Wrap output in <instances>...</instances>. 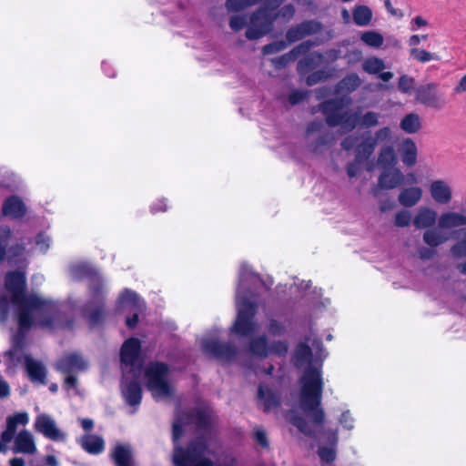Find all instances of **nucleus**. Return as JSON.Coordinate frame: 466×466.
Instances as JSON below:
<instances>
[{"mask_svg": "<svg viewBox=\"0 0 466 466\" xmlns=\"http://www.w3.org/2000/svg\"><path fill=\"white\" fill-rule=\"evenodd\" d=\"M5 289L9 298L0 297L1 319H6L9 303L14 304L19 325L14 343L16 347H22L24 331L35 324L43 327L50 326L56 313V306L51 300L37 294L26 295L25 293V277L21 272L15 271L6 275Z\"/></svg>", "mask_w": 466, "mask_h": 466, "instance_id": "nucleus-1", "label": "nucleus"}, {"mask_svg": "<svg viewBox=\"0 0 466 466\" xmlns=\"http://www.w3.org/2000/svg\"><path fill=\"white\" fill-rule=\"evenodd\" d=\"M311 350L306 343L298 345L295 352V363L299 367L308 365L300 378L299 407L315 425L324 420V410L320 407L323 380L319 367L312 364Z\"/></svg>", "mask_w": 466, "mask_h": 466, "instance_id": "nucleus-2", "label": "nucleus"}, {"mask_svg": "<svg viewBox=\"0 0 466 466\" xmlns=\"http://www.w3.org/2000/svg\"><path fill=\"white\" fill-rule=\"evenodd\" d=\"M466 227V216L456 211H445L439 216L438 227L422 232V242L417 249L421 260H430L437 255V248L450 239L447 231Z\"/></svg>", "mask_w": 466, "mask_h": 466, "instance_id": "nucleus-3", "label": "nucleus"}, {"mask_svg": "<svg viewBox=\"0 0 466 466\" xmlns=\"http://www.w3.org/2000/svg\"><path fill=\"white\" fill-rule=\"evenodd\" d=\"M70 275L76 280L86 277L90 279L91 298L84 309V314L88 317L92 323H98L105 314L103 305L106 293V288L100 276L95 268L83 262L71 265Z\"/></svg>", "mask_w": 466, "mask_h": 466, "instance_id": "nucleus-4", "label": "nucleus"}, {"mask_svg": "<svg viewBox=\"0 0 466 466\" xmlns=\"http://www.w3.org/2000/svg\"><path fill=\"white\" fill-rule=\"evenodd\" d=\"M257 279V277L248 270L246 264H243L239 273V283L237 289L236 303L238 317L232 327V332L239 336H250L258 329V326L252 320L255 314V305L246 298L242 297V292L246 289V280L248 279Z\"/></svg>", "mask_w": 466, "mask_h": 466, "instance_id": "nucleus-5", "label": "nucleus"}, {"mask_svg": "<svg viewBox=\"0 0 466 466\" xmlns=\"http://www.w3.org/2000/svg\"><path fill=\"white\" fill-rule=\"evenodd\" d=\"M392 136L391 128L383 127L373 134L364 133L361 137L348 136L342 140L341 147L345 150L354 149L357 161L362 162L373 154L377 146L390 142Z\"/></svg>", "mask_w": 466, "mask_h": 466, "instance_id": "nucleus-6", "label": "nucleus"}, {"mask_svg": "<svg viewBox=\"0 0 466 466\" xmlns=\"http://www.w3.org/2000/svg\"><path fill=\"white\" fill-rule=\"evenodd\" d=\"M182 422L177 420L173 423V441L175 442L173 463L175 466H212L211 461L203 458L205 445L202 441L192 442L187 451L177 446L182 435Z\"/></svg>", "mask_w": 466, "mask_h": 466, "instance_id": "nucleus-7", "label": "nucleus"}, {"mask_svg": "<svg viewBox=\"0 0 466 466\" xmlns=\"http://www.w3.org/2000/svg\"><path fill=\"white\" fill-rule=\"evenodd\" d=\"M145 384L156 400H163L173 395L168 367L161 362L150 363L144 371Z\"/></svg>", "mask_w": 466, "mask_h": 466, "instance_id": "nucleus-8", "label": "nucleus"}, {"mask_svg": "<svg viewBox=\"0 0 466 466\" xmlns=\"http://www.w3.org/2000/svg\"><path fill=\"white\" fill-rule=\"evenodd\" d=\"M380 114L374 111L360 116L349 110L336 109L328 114L326 121L330 127L340 125L346 131H350L358 125L364 128L375 127L380 124Z\"/></svg>", "mask_w": 466, "mask_h": 466, "instance_id": "nucleus-9", "label": "nucleus"}, {"mask_svg": "<svg viewBox=\"0 0 466 466\" xmlns=\"http://www.w3.org/2000/svg\"><path fill=\"white\" fill-rule=\"evenodd\" d=\"M139 350L140 343L137 339H129L123 344L121 349L123 374L142 373Z\"/></svg>", "mask_w": 466, "mask_h": 466, "instance_id": "nucleus-10", "label": "nucleus"}, {"mask_svg": "<svg viewBox=\"0 0 466 466\" xmlns=\"http://www.w3.org/2000/svg\"><path fill=\"white\" fill-rule=\"evenodd\" d=\"M201 347L205 354L224 362H230L237 356V349L234 345L220 342L215 337L203 338Z\"/></svg>", "mask_w": 466, "mask_h": 466, "instance_id": "nucleus-11", "label": "nucleus"}, {"mask_svg": "<svg viewBox=\"0 0 466 466\" xmlns=\"http://www.w3.org/2000/svg\"><path fill=\"white\" fill-rule=\"evenodd\" d=\"M274 17L265 8L258 9L250 18V25L246 31L247 38L250 40L258 39L272 28Z\"/></svg>", "mask_w": 466, "mask_h": 466, "instance_id": "nucleus-12", "label": "nucleus"}, {"mask_svg": "<svg viewBox=\"0 0 466 466\" xmlns=\"http://www.w3.org/2000/svg\"><path fill=\"white\" fill-rule=\"evenodd\" d=\"M142 373L123 374L121 392L126 402L130 406H137L141 402L142 389L138 379Z\"/></svg>", "mask_w": 466, "mask_h": 466, "instance_id": "nucleus-13", "label": "nucleus"}, {"mask_svg": "<svg viewBox=\"0 0 466 466\" xmlns=\"http://www.w3.org/2000/svg\"><path fill=\"white\" fill-rule=\"evenodd\" d=\"M319 61V60H299L297 66L298 70L301 76L306 77V82L309 86H313L319 81L326 80L334 76V69L328 66L309 73L318 67L317 62Z\"/></svg>", "mask_w": 466, "mask_h": 466, "instance_id": "nucleus-14", "label": "nucleus"}, {"mask_svg": "<svg viewBox=\"0 0 466 466\" xmlns=\"http://www.w3.org/2000/svg\"><path fill=\"white\" fill-rule=\"evenodd\" d=\"M437 89L438 85L435 83L420 86L416 90V99L427 107L441 110L446 105V100L438 94Z\"/></svg>", "mask_w": 466, "mask_h": 466, "instance_id": "nucleus-15", "label": "nucleus"}, {"mask_svg": "<svg viewBox=\"0 0 466 466\" xmlns=\"http://www.w3.org/2000/svg\"><path fill=\"white\" fill-rule=\"evenodd\" d=\"M35 429L55 441H64L66 437V433L56 426V420L46 413L39 414L35 418Z\"/></svg>", "mask_w": 466, "mask_h": 466, "instance_id": "nucleus-16", "label": "nucleus"}, {"mask_svg": "<svg viewBox=\"0 0 466 466\" xmlns=\"http://www.w3.org/2000/svg\"><path fill=\"white\" fill-rule=\"evenodd\" d=\"M439 220L437 211L427 206L420 207L412 218V225L418 230L427 231L435 228V224Z\"/></svg>", "mask_w": 466, "mask_h": 466, "instance_id": "nucleus-17", "label": "nucleus"}, {"mask_svg": "<svg viewBox=\"0 0 466 466\" xmlns=\"http://www.w3.org/2000/svg\"><path fill=\"white\" fill-rule=\"evenodd\" d=\"M321 29V25L317 21H305L296 26L289 28L286 34L287 43L291 44L300 40L308 35L318 33Z\"/></svg>", "mask_w": 466, "mask_h": 466, "instance_id": "nucleus-18", "label": "nucleus"}, {"mask_svg": "<svg viewBox=\"0 0 466 466\" xmlns=\"http://www.w3.org/2000/svg\"><path fill=\"white\" fill-rule=\"evenodd\" d=\"M431 198L440 205H447L452 199V188L444 179H435L429 187Z\"/></svg>", "mask_w": 466, "mask_h": 466, "instance_id": "nucleus-19", "label": "nucleus"}, {"mask_svg": "<svg viewBox=\"0 0 466 466\" xmlns=\"http://www.w3.org/2000/svg\"><path fill=\"white\" fill-rule=\"evenodd\" d=\"M86 368V360L77 353L66 355L56 363V369L64 374H73L85 370Z\"/></svg>", "mask_w": 466, "mask_h": 466, "instance_id": "nucleus-20", "label": "nucleus"}, {"mask_svg": "<svg viewBox=\"0 0 466 466\" xmlns=\"http://www.w3.org/2000/svg\"><path fill=\"white\" fill-rule=\"evenodd\" d=\"M404 175L397 167L384 168L378 178V186L380 189H394L403 184Z\"/></svg>", "mask_w": 466, "mask_h": 466, "instance_id": "nucleus-21", "label": "nucleus"}, {"mask_svg": "<svg viewBox=\"0 0 466 466\" xmlns=\"http://www.w3.org/2000/svg\"><path fill=\"white\" fill-rule=\"evenodd\" d=\"M13 440L12 451L15 453L35 454L37 451L34 436L28 431H21Z\"/></svg>", "mask_w": 466, "mask_h": 466, "instance_id": "nucleus-22", "label": "nucleus"}, {"mask_svg": "<svg viewBox=\"0 0 466 466\" xmlns=\"http://www.w3.org/2000/svg\"><path fill=\"white\" fill-rule=\"evenodd\" d=\"M322 127L320 122H312L307 128L306 138L313 152H319L329 142V138L321 133Z\"/></svg>", "mask_w": 466, "mask_h": 466, "instance_id": "nucleus-23", "label": "nucleus"}, {"mask_svg": "<svg viewBox=\"0 0 466 466\" xmlns=\"http://www.w3.org/2000/svg\"><path fill=\"white\" fill-rule=\"evenodd\" d=\"M118 308L123 311H143L145 305L136 292L126 289L119 296Z\"/></svg>", "mask_w": 466, "mask_h": 466, "instance_id": "nucleus-24", "label": "nucleus"}, {"mask_svg": "<svg viewBox=\"0 0 466 466\" xmlns=\"http://www.w3.org/2000/svg\"><path fill=\"white\" fill-rule=\"evenodd\" d=\"M116 466H134L133 451L127 443H116L111 451Z\"/></svg>", "mask_w": 466, "mask_h": 466, "instance_id": "nucleus-25", "label": "nucleus"}, {"mask_svg": "<svg viewBox=\"0 0 466 466\" xmlns=\"http://www.w3.org/2000/svg\"><path fill=\"white\" fill-rule=\"evenodd\" d=\"M423 191L420 187L404 188L398 196L400 204L405 208L416 206L422 198Z\"/></svg>", "mask_w": 466, "mask_h": 466, "instance_id": "nucleus-26", "label": "nucleus"}, {"mask_svg": "<svg viewBox=\"0 0 466 466\" xmlns=\"http://www.w3.org/2000/svg\"><path fill=\"white\" fill-rule=\"evenodd\" d=\"M25 213V206L23 201L16 196L7 198L3 205V214L13 218L24 216Z\"/></svg>", "mask_w": 466, "mask_h": 466, "instance_id": "nucleus-27", "label": "nucleus"}, {"mask_svg": "<svg viewBox=\"0 0 466 466\" xmlns=\"http://www.w3.org/2000/svg\"><path fill=\"white\" fill-rule=\"evenodd\" d=\"M401 161L407 167H413L417 163L418 148L411 138L403 140L400 148Z\"/></svg>", "mask_w": 466, "mask_h": 466, "instance_id": "nucleus-28", "label": "nucleus"}, {"mask_svg": "<svg viewBox=\"0 0 466 466\" xmlns=\"http://www.w3.org/2000/svg\"><path fill=\"white\" fill-rule=\"evenodd\" d=\"M82 448L91 454H99L105 449V441L97 435L86 434L80 441Z\"/></svg>", "mask_w": 466, "mask_h": 466, "instance_id": "nucleus-29", "label": "nucleus"}, {"mask_svg": "<svg viewBox=\"0 0 466 466\" xmlns=\"http://www.w3.org/2000/svg\"><path fill=\"white\" fill-rule=\"evenodd\" d=\"M378 156V165L384 167H393L397 163V155L393 146L388 143L382 144Z\"/></svg>", "mask_w": 466, "mask_h": 466, "instance_id": "nucleus-30", "label": "nucleus"}, {"mask_svg": "<svg viewBox=\"0 0 466 466\" xmlns=\"http://www.w3.org/2000/svg\"><path fill=\"white\" fill-rule=\"evenodd\" d=\"M25 367L28 372L29 377L34 381H38L41 383H45L46 379V369L44 365L31 358L25 359Z\"/></svg>", "mask_w": 466, "mask_h": 466, "instance_id": "nucleus-31", "label": "nucleus"}, {"mask_svg": "<svg viewBox=\"0 0 466 466\" xmlns=\"http://www.w3.org/2000/svg\"><path fill=\"white\" fill-rule=\"evenodd\" d=\"M373 13L371 9L363 5H356L352 10L353 22L358 26H367L372 20Z\"/></svg>", "mask_w": 466, "mask_h": 466, "instance_id": "nucleus-32", "label": "nucleus"}, {"mask_svg": "<svg viewBox=\"0 0 466 466\" xmlns=\"http://www.w3.org/2000/svg\"><path fill=\"white\" fill-rule=\"evenodd\" d=\"M400 128L408 133H417L422 127L420 116L416 113H410L405 116L400 121Z\"/></svg>", "mask_w": 466, "mask_h": 466, "instance_id": "nucleus-33", "label": "nucleus"}, {"mask_svg": "<svg viewBox=\"0 0 466 466\" xmlns=\"http://www.w3.org/2000/svg\"><path fill=\"white\" fill-rule=\"evenodd\" d=\"M427 38L428 35H412L409 38L408 45L411 47L410 56L413 58H431V56L429 52L416 47L418 45H420V41H425Z\"/></svg>", "mask_w": 466, "mask_h": 466, "instance_id": "nucleus-34", "label": "nucleus"}, {"mask_svg": "<svg viewBox=\"0 0 466 466\" xmlns=\"http://www.w3.org/2000/svg\"><path fill=\"white\" fill-rule=\"evenodd\" d=\"M361 84L360 78L356 74H351L344 77L337 86V91L339 94H348L356 90Z\"/></svg>", "mask_w": 466, "mask_h": 466, "instance_id": "nucleus-35", "label": "nucleus"}, {"mask_svg": "<svg viewBox=\"0 0 466 466\" xmlns=\"http://www.w3.org/2000/svg\"><path fill=\"white\" fill-rule=\"evenodd\" d=\"M258 398L263 401L264 409L269 410L279 404V397L267 387H259Z\"/></svg>", "mask_w": 466, "mask_h": 466, "instance_id": "nucleus-36", "label": "nucleus"}, {"mask_svg": "<svg viewBox=\"0 0 466 466\" xmlns=\"http://www.w3.org/2000/svg\"><path fill=\"white\" fill-rule=\"evenodd\" d=\"M249 350L252 354L258 357H267L270 354L269 346L265 337H258L250 341Z\"/></svg>", "mask_w": 466, "mask_h": 466, "instance_id": "nucleus-37", "label": "nucleus"}, {"mask_svg": "<svg viewBox=\"0 0 466 466\" xmlns=\"http://www.w3.org/2000/svg\"><path fill=\"white\" fill-rule=\"evenodd\" d=\"M212 410L209 407H199L190 418V421L198 427H206L210 422Z\"/></svg>", "mask_w": 466, "mask_h": 466, "instance_id": "nucleus-38", "label": "nucleus"}, {"mask_svg": "<svg viewBox=\"0 0 466 466\" xmlns=\"http://www.w3.org/2000/svg\"><path fill=\"white\" fill-rule=\"evenodd\" d=\"M360 40L368 46L380 48L384 43V37L377 31H366L360 35Z\"/></svg>", "mask_w": 466, "mask_h": 466, "instance_id": "nucleus-39", "label": "nucleus"}, {"mask_svg": "<svg viewBox=\"0 0 466 466\" xmlns=\"http://www.w3.org/2000/svg\"><path fill=\"white\" fill-rule=\"evenodd\" d=\"M461 232L466 235V228H463ZM450 254L453 258H466V238L452 244Z\"/></svg>", "mask_w": 466, "mask_h": 466, "instance_id": "nucleus-40", "label": "nucleus"}, {"mask_svg": "<svg viewBox=\"0 0 466 466\" xmlns=\"http://www.w3.org/2000/svg\"><path fill=\"white\" fill-rule=\"evenodd\" d=\"M412 218L410 211L401 209L395 214L394 224L399 228H407L412 224Z\"/></svg>", "mask_w": 466, "mask_h": 466, "instance_id": "nucleus-41", "label": "nucleus"}, {"mask_svg": "<svg viewBox=\"0 0 466 466\" xmlns=\"http://www.w3.org/2000/svg\"><path fill=\"white\" fill-rule=\"evenodd\" d=\"M313 46V42L308 40L296 46L290 53L291 58H308V53Z\"/></svg>", "mask_w": 466, "mask_h": 466, "instance_id": "nucleus-42", "label": "nucleus"}, {"mask_svg": "<svg viewBox=\"0 0 466 466\" xmlns=\"http://www.w3.org/2000/svg\"><path fill=\"white\" fill-rule=\"evenodd\" d=\"M16 427L17 424L9 416L6 419V429L1 434V440L4 443H9L13 440L16 431Z\"/></svg>", "mask_w": 466, "mask_h": 466, "instance_id": "nucleus-43", "label": "nucleus"}, {"mask_svg": "<svg viewBox=\"0 0 466 466\" xmlns=\"http://www.w3.org/2000/svg\"><path fill=\"white\" fill-rule=\"evenodd\" d=\"M293 425L296 426L301 432L306 435L312 436L314 434V431L312 426L305 421L304 419L295 416L290 419Z\"/></svg>", "mask_w": 466, "mask_h": 466, "instance_id": "nucleus-44", "label": "nucleus"}, {"mask_svg": "<svg viewBox=\"0 0 466 466\" xmlns=\"http://www.w3.org/2000/svg\"><path fill=\"white\" fill-rule=\"evenodd\" d=\"M382 60H365L362 68L370 74H377L384 69Z\"/></svg>", "mask_w": 466, "mask_h": 466, "instance_id": "nucleus-45", "label": "nucleus"}, {"mask_svg": "<svg viewBox=\"0 0 466 466\" xmlns=\"http://www.w3.org/2000/svg\"><path fill=\"white\" fill-rule=\"evenodd\" d=\"M288 46V43L281 40V41H276L271 44H268L263 47V55L268 56L276 54L279 51H282L286 49Z\"/></svg>", "mask_w": 466, "mask_h": 466, "instance_id": "nucleus-46", "label": "nucleus"}, {"mask_svg": "<svg viewBox=\"0 0 466 466\" xmlns=\"http://www.w3.org/2000/svg\"><path fill=\"white\" fill-rule=\"evenodd\" d=\"M10 237V229L7 227H0V260L4 258L7 239Z\"/></svg>", "mask_w": 466, "mask_h": 466, "instance_id": "nucleus-47", "label": "nucleus"}, {"mask_svg": "<svg viewBox=\"0 0 466 466\" xmlns=\"http://www.w3.org/2000/svg\"><path fill=\"white\" fill-rule=\"evenodd\" d=\"M35 247L41 253H46L50 247V238L44 234H39L35 239Z\"/></svg>", "mask_w": 466, "mask_h": 466, "instance_id": "nucleus-48", "label": "nucleus"}, {"mask_svg": "<svg viewBox=\"0 0 466 466\" xmlns=\"http://www.w3.org/2000/svg\"><path fill=\"white\" fill-rule=\"evenodd\" d=\"M399 89L403 93L410 92L414 86V79L408 76H402L399 80Z\"/></svg>", "mask_w": 466, "mask_h": 466, "instance_id": "nucleus-49", "label": "nucleus"}, {"mask_svg": "<svg viewBox=\"0 0 466 466\" xmlns=\"http://www.w3.org/2000/svg\"><path fill=\"white\" fill-rule=\"evenodd\" d=\"M429 25V22L420 15L415 16L410 24V29L416 32Z\"/></svg>", "mask_w": 466, "mask_h": 466, "instance_id": "nucleus-50", "label": "nucleus"}, {"mask_svg": "<svg viewBox=\"0 0 466 466\" xmlns=\"http://www.w3.org/2000/svg\"><path fill=\"white\" fill-rule=\"evenodd\" d=\"M247 24V17L244 15H234L229 21L231 29L238 31L242 29Z\"/></svg>", "mask_w": 466, "mask_h": 466, "instance_id": "nucleus-51", "label": "nucleus"}, {"mask_svg": "<svg viewBox=\"0 0 466 466\" xmlns=\"http://www.w3.org/2000/svg\"><path fill=\"white\" fill-rule=\"evenodd\" d=\"M319 455L324 461H332L335 459V451L332 447H319Z\"/></svg>", "mask_w": 466, "mask_h": 466, "instance_id": "nucleus-52", "label": "nucleus"}, {"mask_svg": "<svg viewBox=\"0 0 466 466\" xmlns=\"http://www.w3.org/2000/svg\"><path fill=\"white\" fill-rule=\"evenodd\" d=\"M270 353H274L278 356H283L288 352V346L284 341L274 342L269 346Z\"/></svg>", "mask_w": 466, "mask_h": 466, "instance_id": "nucleus-53", "label": "nucleus"}, {"mask_svg": "<svg viewBox=\"0 0 466 466\" xmlns=\"http://www.w3.org/2000/svg\"><path fill=\"white\" fill-rule=\"evenodd\" d=\"M226 6L230 12H238L247 8L243 0H227Z\"/></svg>", "mask_w": 466, "mask_h": 466, "instance_id": "nucleus-54", "label": "nucleus"}, {"mask_svg": "<svg viewBox=\"0 0 466 466\" xmlns=\"http://www.w3.org/2000/svg\"><path fill=\"white\" fill-rule=\"evenodd\" d=\"M307 96V93L300 90H295L289 96V102L290 105L295 106L303 101Z\"/></svg>", "mask_w": 466, "mask_h": 466, "instance_id": "nucleus-55", "label": "nucleus"}, {"mask_svg": "<svg viewBox=\"0 0 466 466\" xmlns=\"http://www.w3.org/2000/svg\"><path fill=\"white\" fill-rule=\"evenodd\" d=\"M384 5L388 13H390L392 16L402 18L404 14L400 9L394 8L390 0H384Z\"/></svg>", "mask_w": 466, "mask_h": 466, "instance_id": "nucleus-56", "label": "nucleus"}, {"mask_svg": "<svg viewBox=\"0 0 466 466\" xmlns=\"http://www.w3.org/2000/svg\"><path fill=\"white\" fill-rule=\"evenodd\" d=\"M361 162H358L355 157V161L349 163L347 166V174L350 177H354L359 174L360 165Z\"/></svg>", "mask_w": 466, "mask_h": 466, "instance_id": "nucleus-57", "label": "nucleus"}, {"mask_svg": "<svg viewBox=\"0 0 466 466\" xmlns=\"http://www.w3.org/2000/svg\"><path fill=\"white\" fill-rule=\"evenodd\" d=\"M14 421L18 425H26L28 423L29 418L26 412H19L13 416H10Z\"/></svg>", "mask_w": 466, "mask_h": 466, "instance_id": "nucleus-58", "label": "nucleus"}, {"mask_svg": "<svg viewBox=\"0 0 466 466\" xmlns=\"http://www.w3.org/2000/svg\"><path fill=\"white\" fill-rule=\"evenodd\" d=\"M340 423L348 430L353 428V420L350 412L346 411L341 415Z\"/></svg>", "mask_w": 466, "mask_h": 466, "instance_id": "nucleus-59", "label": "nucleus"}, {"mask_svg": "<svg viewBox=\"0 0 466 466\" xmlns=\"http://www.w3.org/2000/svg\"><path fill=\"white\" fill-rule=\"evenodd\" d=\"M395 208V203L390 199H383L380 202V210L388 212Z\"/></svg>", "mask_w": 466, "mask_h": 466, "instance_id": "nucleus-60", "label": "nucleus"}, {"mask_svg": "<svg viewBox=\"0 0 466 466\" xmlns=\"http://www.w3.org/2000/svg\"><path fill=\"white\" fill-rule=\"evenodd\" d=\"M257 441L263 447L268 446L266 432L264 430L257 429L255 431Z\"/></svg>", "mask_w": 466, "mask_h": 466, "instance_id": "nucleus-61", "label": "nucleus"}, {"mask_svg": "<svg viewBox=\"0 0 466 466\" xmlns=\"http://www.w3.org/2000/svg\"><path fill=\"white\" fill-rule=\"evenodd\" d=\"M279 13L282 16L290 18L295 13V8L292 5H287L281 8Z\"/></svg>", "mask_w": 466, "mask_h": 466, "instance_id": "nucleus-62", "label": "nucleus"}, {"mask_svg": "<svg viewBox=\"0 0 466 466\" xmlns=\"http://www.w3.org/2000/svg\"><path fill=\"white\" fill-rule=\"evenodd\" d=\"M77 383L76 378L72 374H67V377L65 379V388L69 390L70 388H76Z\"/></svg>", "mask_w": 466, "mask_h": 466, "instance_id": "nucleus-63", "label": "nucleus"}, {"mask_svg": "<svg viewBox=\"0 0 466 466\" xmlns=\"http://www.w3.org/2000/svg\"><path fill=\"white\" fill-rule=\"evenodd\" d=\"M453 91L455 94H462L466 92V75L459 81Z\"/></svg>", "mask_w": 466, "mask_h": 466, "instance_id": "nucleus-64", "label": "nucleus"}]
</instances>
